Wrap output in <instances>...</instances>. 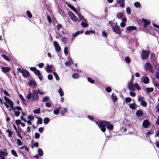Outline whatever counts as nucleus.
Listing matches in <instances>:
<instances>
[{"mask_svg": "<svg viewBox=\"0 0 159 159\" xmlns=\"http://www.w3.org/2000/svg\"><path fill=\"white\" fill-rule=\"evenodd\" d=\"M105 122H106V121L103 120L98 122H96L97 125L103 132H104L106 131V125Z\"/></svg>", "mask_w": 159, "mask_h": 159, "instance_id": "nucleus-1", "label": "nucleus"}, {"mask_svg": "<svg viewBox=\"0 0 159 159\" xmlns=\"http://www.w3.org/2000/svg\"><path fill=\"white\" fill-rule=\"evenodd\" d=\"M144 68L145 70L147 71H149L151 73H153L154 72L153 67L151 63L149 62L146 63L144 64Z\"/></svg>", "mask_w": 159, "mask_h": 159, "instance_id": "nucleus-2", "label": "nucleus"}, {"mask_svg": "<svg viewBox=\"0 0 159 159\" xmlns=\"http://www.w3.org/2000/svg\"><path fill=\"white\" fill-rule=\"evenodd\" d=\"M17 70L18 71L22 74L24 78H27L30 76V74L28 71L26 69H21L20 68H18Z\"/></svg>", "mask_w": 159, "mask_h": 159, "instance_id": "nucleus-3", "label": "nucleus"}, {"mask_svg": "<svg viewBox=\"0 0 159 159\" xmlns=\"http://www.w3.org/2000/svg\"><path fill=\"white\" fill-rule=\"evenodd\" d=\"M149 54L148 51L143 50L141 54V58L143 60H145L148 57Z\"/></svg>", "mask_w": 159, "mask_h": 159, "instance_id": "nucleus-4", "label": "nucleus"}, {"mask_svg": "<svg viewBox=\"0 0 159 159\" xmlns=\"http://www.w3.org/2000/svg\"><path fill=\"white\" fill-rule=\"evenodd\" d=\"M4 100L6 101L8 104H9L11 108L13 110H14V107L13 106L14 103L9 98L6 96H4Z\"/></svg>", "mask_w": 159, "mask_h": 159, "instance_id": "nucleus-5", "label": "nucleus"}, {"mask_svg": "<svg viewBox=\"0 0 159 159\" xmlns=\"http://www.w3.org/2000/svg\"><path fill=\"white\" fill-rule=\"evenodd\" d=\"M116 25L113 26L112 27V28L114 32L119 34L120 33V26L117 25V22H116Z\"/></svg>", "mask_w": 159, "mask_h": 159, "instance_id": "nucleus-6", "label": "nucleus"}, {"mask_svg": "<svg viewBox=\"0 0 159 159\" xmlns=\"http://www.w3.org/2000/svg\"><path fill=\"white\" fill-rule=\"evenodd\" d=\"M38 98V92L36 90H34L32 95V99L34 100H36Z\"/></svg>", "mask_w": 159, "mask_h": 159, "instance_id": "nucleus-7", "label": "nucleus"}, {"mask_svg": "<svg viewBox=\"0 0 159 159\" xmlns=\"http://www.w3.org/2000/svg\"><path fill=\"white\" fill-rule=\"evenodd\" d=\"M107 129L109 130H112L114 128V126L113 124H111L110 122L106 121L105 122Z\"/></svg>", "mask_w": 159, "mask_h": 159, "instance_id": "nucleus-8", "label": "nucleus"}, {"mask_svg": "<svg viewBox=\"0 0 159 159\" xmlns=\"http://www.w3.org/2000/svg\"><path fill=\"white\" fill-rule=\"evenodd\" d=\"M53 43L56 51L57 52H60L61 49V48L59 46V44L58 42L56 41H54L53 42Z\"/></svg>", "mask_w": 159, "mask_h": 159, "instance_id": "nucleus-9", "label": "nucleus"}, {"mask_svg": "<svg viewBox=\"0 0 159 159\" xmlns=\"http://www.w3.org/2000/svg\"><path fill=\"white\" fill-rule=\"evenodd\" d=\"M142 21L144 23L143 25L144 27H146L148 25H150L151 24V22L149 20L144 18L142 19Z\"/></svg>", "mask_w": 159, "mask_h": 159, "instance_id": "nucleus-10", "label": "nucleus"}, {"mask_svg": "<svg viewBox=\"0 0 159 159\" xmlns=\"http://www.w3.org/2000/svg\"><path fill=\"white\" fill-rule=\"evenodd\" d=\"M143 127L145 128H147L148 127L149 125V122L147 119L144 120L142 123Z\"/></svg>", "mask_w": 159, "mask_h": 159, "instance_id": "nucleus-11", "label": "nucleus"}, {"mask_svg": "<svg viewBox=\"0 0 159 159\" xmlns=\"http://www.w3.org/2000/svg\"><path fill=\"white\" fill-rule=\"evenodd\" d=\"M66 4L67 5V6L71 9L73 11L75 12L76 13H78V11L73 6L71 5L69 3L66 2Z\"/></svg>", "mask_w": 159, "mask_h": 159, "instance_id": "nucleus-12", "label": "nucleus"}, {"mask_svg": "<svg viewBox=\"0 0 159 159\" xmlns=\"http://www.w3.org/2000/svg\"><path fill=\"white\" fill-rule=\"evenodd\" d=\"M10 67L3 66L1 68V70L2 72L4 73L7 72L11 70Z\"/></svg>", "mask_w": 159, "mask_h": 159, "instance_id": "nucleus-13", "label": "nucleus"}, {"mask_svg": "<svg viewBox=\"0 0 159 159\" xmlns=\"http://www.w3.org/2000/svg\"><path fill=\"white\" fill-rule=\"evenodd\" d=\"M128 88L131 91H134V86L133 83L129 82L128 84Z\"/></svg>", "mask_w": 159, "mask_h": 159, "instance_id": "nucleus-14", "label": "nucleus"}, {"mask_svg": "<svg viewBox=\"0 0 159 159\" xmlns=\"http://www.w3.org/2000/svg\"><path fill=\"white\" fill-rule=\"evenodd\" d=\"M28 84L30 86L34 88H35V86H37L36 83L34 80H30Z\"/></svg>", "mask_w": 159, "mask_h": 159, "instance_id": "nucleus-15", "label": "nucleus"}, {"mask_svg": "<svg viewBox=\"0 0 159 159\" xmlns=\"http://www.w3.org/2000/svg\"><path fill=\"white\" fill-rule=\"evenodd\" d=\"M66 113H68V110L67 108H63L60 111V114L62 116H64Z\"/></svg>", "mask_w": 159, "mask_h": 159, "instance_id": "nucleus-16", "label": "nucleus"}, {"mask_svg": "<svg viewBox=\"0 0 159 159\" xmlns=\"http://www.w3.org/2000/svg\"><path fill=\"white\" fill-rule=\"evenodd\" d=\"M143 77H142V81L144 84H147L149 83L150 80L149 78L148 77L145 76L144 77L143 79Z\"/></svg>", "mask_w": 159, "mask_h": 159, "instance_id": "nucleus-17", "label": "nucleus"}, {"mask_svg": "<svg viewBox=\"0 0 159 159\" xmlns=\"http://www.w3.org/2000/svg\"><path fill=\"white\" fill-rule=\"evenodd\" d=\"M8 154L7 153L3 151L0 152V157L1 159H6L4 157Z\"/></svg>", "mask_w": 159, "mask_h": 159, "instance_id": "nucleus-18", "label": "nucleus"}, {"mask_svg": "<svg viewBox=\"0 0 159 159\" xmlns=\"http://www.w3.org/2000/svg\"><path fill=\"white\" fill-rule=\"evenodd\" d=\"M70 18L73 20L76 21L77 20V17L75 16L74 14L71 12V14L69 15Z\"/></svg>", "mask_w": 159, "mask_h": 159, "instance_id": "nucleus-19", "label": "nucleus"}, {"mask_svg": "<svg viewBox=\"0 0 159 159\" xmlns=\"http://www.w3.org/2000/svg\"><path fill=\"white\" fill-rule=\"evenodd\" d=\"M127 30L129 31H131L133 30H135L137 29L136 27L134 26H128L126 28Z\"/></svg>", "mask_w": 159, "mask_h": 159, "instance_id": "nucleus-20", "label": "nucleus"}, {"mask_svg": "<svg viewBox=\"0 0 159 159\" xmlns=\"http://www.w3.org/2000/svg\"><path fill=\"white\" fill-rule=\"evenodd\" d=\"M52 66L48 65L47 66L46 70L49 73H52Z\"/></svg>", "mask_w": 159, "mask_h": 159, "instance_id": "nucleus-21", "label": "nucleus"}, {"mask_svg": "<svg viewBox=\"0 0 159 159\" xmlns=\"http://www.w3.org/2000/svg\"><path fill=\"white\" fill-rule=\"evenodd\" d=\"M125 0H118L117 3L120 5V6L122 7H125L124 2Z\"/></svg>", "mask_w": 159, "mask_h": 159, "instance_id": "nucleus-22", "label": "nucleus"}, {"mask_svg": "<svg viewBox=\"0 0 159 159\" xmlns=\"http://www.w3.org/2000/svg\"><path fill=\"white\" fill-rule=\"evenodd\" d=\"M38 120L37 122V124H41L43 123V119L42 118L39 117H36V116H34Z\"/></svg>", "mask_w": 159, "mask_h": 159, "instance_id": "nucleus-23", "label": "nucleus"}, {"mask_svg": "<svg viewBox=\"0 0 159 159\" xmlns=\"http://www.w3.org/2000/svg\"><path fill=\"white\" fill-rule=\"evenodd\" d=\"M136 114L138 116H142L143 114V112L142 110H138L136 111Z\"/></svg>", "mask_w": 159, "mask_h": 159, "instance_id": "nucleus-24", "label": "nucleus"}, {"mask_svg": "<svg viewBox=\"0 0 159 159\" xmlns=\"http://www.w3.org/2000/svg\"><path fill=\"white\" fill-rule=\"evenodd\" d=\"M114 94V93H113L111 96V98L114 102H117L118 100L116 96H114L113 95Z\"/></svg>", "mask_w": 159, "mask_h": 159, "instance_id": "nucleus-25", "label": "nucleus"}, {"mask_svg": "<svg viewBox=\"0 0 159 159\" xmlns=\"http://www.w3.org/2000/svg\"><path fill=\"white\" fill-rule=\"evenodd\" d=\"M19 97L20 98V99L21 100L25 106H27V104L25 102L26 100L24 99L23 96L21 94H20L19 95Z\"/></svg>", "mask_w": 159, "mask_h": 159, "instance_id": "nucleus-26", "label": "nucleus"}, {"mask_svg": "<svg viewBox=\"0 0 159 159\" xmlns=\"http://www.w3.org/2000/svg\"><path fill=\"white\" fill-rule=\"evenodd\" d=\"M61 108V107H59L55 109L53 111L54 114L56 115H58L59 113V110Z\"/></svg>", "mask_w": 159, "mask_h": 159, "instance_id": "nucleus-27", "label": "nucleus"}, {"mask_svg": "<svg viewBox=\"0 0 159 159\" xmlns=\"http://www.w3.org/2000/svg\"><path fill=\"white\" fill-rule=\"evenodd\" d=\"M1 56L2 58H3L4 59H5V60L7 61H9L10 60L9 58L6 55L4 54H2L1 55Z\"/></svg>", "mask_w": 159, "mask_h": 159, "instance_id": "nucleus-28", "label": "nucleus"}, {"mask_svg": "<svg viewBox=\"0 0 159 159\" xmlns=\"http://www.w3.org/2000/svg\"><path fill=\"white\" fill-rule=\"evenodd\" d=\"M50 121V119L48 117H46L44 119L43 123L45 124H48Z\"/></svg>", "mask_w": 159, "mask_h": 159, "instance_id": "nucleus-29", "label": "nucleus"}, {"mask_svg": "<svg viewBox=\"0 0 159 159\" xmlns=\"http://www.w3.org/2000/svg\"><path fill=\"white\" fill-rule=\"evenodd\" d=\"M91 33H92L93 34H95V32L94 30H89V31L87 30L85 32V34L86 35L89 34Z\"/></svg>", "mask_w": 159, "mask_h": 159, "instance_id": "nucleus-30", "label": "nucleus"}, {"mask_svg": "<svg viewBox=\"0 0 159 159\" xmlns=\"http://www.w3.org/2000/svg\"><path fill=\"white\" fill-rule=\"evenodd\" d=\"M38 153L39 155L40 156H43V152L42 149L41 148H39L38 150Z\"/></svg>", "mask_w": 159, "mask_h": 159, "instance_id": "nucleus-31", "label": "nucleus"}, {"mask_svg": "<svg viewBox=\"0 0 159 159\" xmlns=\"http://www.w3.org/2000/svg\"><path fill=\"white\" fill-rule=\"evenodd\" d=\"M81 25L83 28H86L89 26V25L88 23H86L85 22L83 21H82L81 22Z\"/></svg>", "mask_w": 159, "mask_h": 159, "instance_id": "nucleus-32", "label": "nucleus"}, {"mask_svg": "<svg viewBox=\"0 0 159 159\" xmlns=\"http://www.w3.org/2000/svg\"><path fill=\"white\" fill-rule=\"evenodd\" d=\"M58 93L60 94V95L61 97H62L64 95V93L63 91L62 90L61 88H60L58 90Z\"/></svg>", "mask_w": 159, "mask_h": 159, "instance_id": "nucleus-33", "label": "nucleus"}, {"mask_svg": "<svg viewBox=\"0 0 159 159\" xmlns=\"http://www.w3.org/2000/svg\"><path fill=\"white\" fill-rule=\"evenodd\" d=\"M135 103H130L129 104V107L132 110H134L135 109Z\"/></svg>", "mask_w": 159, "mask_h": 159, "instance_id": "nucleus-34", "label": "nucleus"}, {"mask_svg": "<svg viewBox=\"0 0 159 159\" xmlns=\"http://www.w3.org/2000/svg\"><path fill=\"white\" fill-rule=\"evenodd\" d=\"M123 15L121 12L118 13L116 15V17L118 19H120L123 16Z\"/></svg>", "mask_w": 159, "mask_h": 159, "instance_id": "nucleus-35", "label": "nucleus"}, {"mask_svg": "<svg viewBox=\"0 0 159 159\" xmlns=\"http://www.w3.org/2000/svg\"><path fill=\"white\" fill-rule=\"evenodd\" d=\"M87 80L89 83L91 84H93L95 83V80L89 77L87 78Z\"/></svg>", "mask_w": 159, "mask_h": 159, "instance_id": "nucleus-36", "label": "nucleus"}, {"mask_svg": "<svg viewBox=\"0 0 159 159\" xmlns=\"http://www.w3.org/2000/svg\"><path fill=\"white\" fill-rule=\"evenodd\" d=\"M146 91L148 93H150L153 91V88H148L146 89Z\"/></svg>", "mask_w": 159, "mask_h": 159, "instance_id": "nucleus-37", "label": "nucleus"}, {"mask_svg": "<svg viewBox=\"0 0 159 159\" xmlns=\"http://www.w3.org/2000/svg\"><path fill=\"white\" fill-rule=\"evenodd\" d=\"M71 62H72V60L71 58H70L69 61L65 63L66 66H68L70 65L71 64Z\"/></svg>", "mask_w": 159, "mask_h": 159, "instance_id": "nucleus-38", "label": "nucleus"}, {"mask_svg": "<svg viewBox=\"0 0 159 159\" xmlns=\"http://www.w3.org/2000/svg\"><path fill=\"white\" fill-rule=\"evenodd\" d=\"M134 5L136 7L138 8L140 7L141 4L139 2H137L134 3Z\"/></svg>", "mask_w": 159, "mask_h": 159, "instance_id": "nucleus-39", "label": "nucleus"}, {"mask_svg": "<svg viewBox=\"0 0 159 159\" xmlns=\"http://www.w3.org/2000/svg\"><path fill=\"white\" fill-rule=\"evenodd\" d=\"M72 76L74 78L76 79L79 77V75L78 73H75L73 74Z\"/></svg>", "mask_w": 159, "mask_h": 159, "instance_id": "nucleus-40", "label": "nucleus"}, {"mask_svg": "<svg viewBox=\"0 0 159 159\" xmlns=\"http://www.w3.org/2000/svg\"><path fill=\"white\" fill-rule=\"evenodd\" d=\"M26 14H27L28 17L29 18H31V17H32V14L29 11V10L27 11Z\"/></svg>", "mask_w": 159, "mask_h": 159, "instance_id": "nucleus-41", "label": "nucleus"}, {"mask_svg": "<svg viewBox=\"0 0 159 159\" xmlns=\"http://www.w3.org/2000/svg\"><path fill=\"white\" fill-rule=\"evenodd\" d=\"M12 154L14 156L16 157H18V155H17L16 151L14 150H11V151Z\"/></svg>", "mask_w": 159, "mask_h": 159, "instance_id": "nucleus-42", "label": "nucleus"}, {"mask_svg": "<svg viewBox=\"0 0 159 159\" xmlns=\"http://www.w3.org/2000/svg\"><path fill=\"white\" fill-rule=\"evenodd\" d=\"M53 74L55 76L56 79V80H59V77L58 75L57 72H54L53 73Z\"/></svg>", "mask_w": 159, "mask_h": 159, "instance_id": "nucleus-43", "label": "nucleus"}, {"mask_svg": "<svg viewBox=\"0 0 159 159\" xmlns=\"http://www.w3.org/2000/svg\"><path fill=\"white\" fill-rule=\"evenodd\" d=\"M6 131L8 133V136L11 137L12 134V132L10 129L7 130Z\"/></svg>", "mask_w": 159, "mask_h": 159, "instance_id": "nucleus-44", "label": "nucleus"}, {"mask_svg": "<svg viewBox=\"0 0 159 159\" xmlns=\"http://www.w3.org/2000/svg\"><path fill=\"white\" fill-rule=\"evenodd\" d=\"M34 73L35 74V75L37 76H39L41 75V73L40 71L36 69L35 71L34 72Z\"/></svg>", "mask_w": 159, "mask_h": 159, "instance_id": "nucleus-45", "label": "nucleus"}, {"mask_svg": "<svg viewBox=\"0 0 159 159\" xmlns=\"http://www.w3.org/2000/svg\"><path fill=\"white\" fill-rule=\"evenodd\" d=\"M141 104L143 106L145 107L147 105V102L144 100H142Z\"/></svg>", "mask_w": 159, "mask_h": 159, "instance_id": "nucleus-46", "label": "nucleus"}, {"mask_svg": "<svg viewBox=\"0 0 159 159\" xmlns=\"http://www.w3.org/2000/svg\"><path fill=\"white\" fill-rule=\"evenodd\" d=\"M40 109L39 108L38 109L34 110L33 111V112L34 114H39L40 113Z\"/></svg>", "mask_w": 159, "mask_h": 159, "instance_id": "nucleus-47", "label": "nucleus"}, {"mask_svg": "<svg viewBox=\"0 0 159 159\" xmlns=\"http://www.w3.org/2000/svg\"><path fill=\"white\" fill-rule=\"evenodd\" d=\"M153 131L152 129H151L146 133V135L148 136V135L153 134Z\"/></svg>", "mask_w": 159, "mask_h": 159, "instance_id": "nucleus-48", "label": "nucleus"}, {"mask_svg": "<svg viewBox=\"0 0 159 159\" xmlns=\"http://www.w3.org/2000/svg\"><path fill=\"white\" fill-rule=\"evenodd\" d=\"M126 11L128 14H130L131 13V10L130 7H127L126 8Z\"/></svg>", "mask_w": 159, "mask_h": 159, "instance_id": "nucleus-49", "label": "nucleus"}, {"mask_svg": "<svg viewBox=\"0 0 159 159\" xmlns=\"http://www.w3.org/2000/svg\"><path fill=\"white\" fill-rule=\"evenodd\" d=\"M125 61L127 63H129L130 62V59L128 57H126L125 58Z\"/></svg>", "mask_w": 159, "mask_h": 159, "instance_id": "nucleus-50", "label": "nucleus"}, {"mask_svg": "<svg viewBox=\"0 0 159 159\" xmlns=\"http://www.w3.org/2000/svg\"><path fill=\"white\" fill-rule=\"evenodd\" d=\"M32 94L31 93L29 92L28 94L26 97V98L27 99H30L32 97Z\"/></svg>", "mask_w": 159, "mask_h": 159, "instance_id": "nucleus-51", "label": "nucleus"}, {"mask_svg": "<svg viewBox=\"0 0 159 159\" xmlns=\"http://www.w3.org/2000/svg\"><path fill=\"white\" fill-rule=\"evenodd\" d=\"M125 101L126 102H129L131 101V98L129 97H126L125 98Z\"/></svg>", "mask_w": 159, "mask_h": 159, "instance_id": "nucleus-52", "label": "nucleus"}, {"mask_svg": "<svg viewBox=\"0 0 159 159\" xmlns=\"http://www.w3.org/2000/svg\"><path fill=\"white\" fill-rule=\"evenodd\" d=\"M153 26L157 28L158 29V30H155L156 31H157L158 33H159V25L156 24L155 23H153Z\"/></svg>", "mask_w": 159, "mask_h": 159, "instance_id": "nucleus-53", "label": "nucleus"}, {"mask_svg": "<svg viewBox=\"0 0 159 159\" xmlns=\"http://www.w3.org/2000/svg\"><path fill=\"white\" fill-rule=\"evenodd\" d=\"M15 112V115L17 117L19 116L20 115V111H15V109L14 108V110H13Z\"/></svg>", "mask_w": 159, "mask_h": 159, "instance_id": "nucleus-54", "label": "nucleus"}, {"mask_svg": "<svg viewBox=\"0 0 159 159\" xmlns=\"http://www.w3.org/2000/svg\"><path fill=\"white\" fill-rule=\"evenodd\" d=\"M134 86L139 91L141 90L140 88L139 87L138 84L137 83H136L135 84Z\"/></svg>", "mask_w": 159, "mask_h": 159, "instance_id": "nucleus-55", "label": "nucleus"}, {"mask_svg": "<svg viewBox=\"0 0 159 159\" xmlns=\"http://www.w3.org/2000/svg\"><path fill=\"white\" fill-rule=\"evenodd\" d=\"M47 19L49 23H52V21L51 18L49 15H47Z\"/></svg>", "mask_w": 159, "mask_h": 159, "instance_id": "nucleus-56", "label": "nucleus"}, {"mask_svg": "<svg viewBox=\"0 0 159 159\" xmlns=\"http://www.w3.org/2000/svg\"><path fill=\"white\" fill-rule=\"evenodd\" d=\"M155 57V54L154 53H152L150 55V59L152 60L154 59Z\"/></svg>", "mask_w": 159, "mask_h": 159, "instance_id": "nucleus-57", "label": "nucleus"}, {"mask_svg": "<svg viewBox=\"0 0 159 159\" xmlns=\"http://www.w3.org/2000/svg\"><path fill=\"white\" fill-rule=\"evenodd\" d=\"M40 136V134L38 133H36L34 134V137L35 139H37L39 138Z\"/></svg>", "mask_w": 159, "mask_h": 159, "instance_id": "nucleus-58", "label": "nucleus"}, {"mask_svg": "<svg viewBox=\"0 0 159 159\" xmlns=\"http://www.w3.org/2000/svg\"><path fill=\"white\" fill-rule=\"evenodd\" d=\"M80 34V31H77L75 33L73 34L72 36L74 38L76 37L78 35Z\"/></svg>", "mask_w": 159, "mask_h": 159, "instance_id": "nucleus-59", "label": "nucleus"}, {"mask_svg": "<svg viewBox=\"0 0 159 159\" xmlns=\"http://www.w3.org/2000/svg\"><path fill=\"white\" fill-rule=\"evenodd\" d=\"M49 97H48L46 96L44 97L43 99V102H45L48 101L49 99Z\"/></svg>", "mask_w": 159, "mask_h": 159, "instance_id": "nucleus-60", "label": "nucleus"}, {"mask_svg": "<svg viewBox=\"0 0 159 159\" xmlns=\"http://www.w3.org/2000/svg\"><path fill=\"white\" fill-rule=\"evenodd\" d=\"M64 53L66 55L67 54H68V48L67 47H65L64 48Z\"/></svg>", "mask_w": 159, "mask_h": 159, "instance_id": "nucleus-61", "label": "nucleus"}, {"mask_svg": "<svg viewBox=\"0 0 159 159\" xmlns=\"http://www.w3.org/2000/svg\"><path fill=\"white\" fill-rule=\"evenodd\" d=\"M17 144L18 145H21L22 144V142L19 139H17Z\"/></svg>", "mask_w": 159, "mask_h": 159, "instance_id": "nucleus-62", "label": "nucleus"}, {"mask_svg": "<svg viewBox=\"0 0 159 159\" xmlns=\"http://www.w3.org/2000/svg\"><path fill=\"white\" fill-rule=\"evenodd\" d=\"M48 80H51L53 79V76L52 74H49L48 76Z\"/></svg>", "mask_w": 159, "mask_h": 159, "instance_id": "nucleus-63", "label": "nucleus"}, {"mask_svg": "<svg viewBox=\"0 0 159 159\" xmlns=\"http://www.w3.org/2000/svg\"><path fill=\"white\" fill-rule=\"evenodd\" d=\"M106 91L108 93L111 92V89L109 87H107L106 89Z\"/></svg>", "mask_w": 159, "mask_h": 159, "instance_id": "nucleus-64", "label": "nucleus"}]
</instances>
